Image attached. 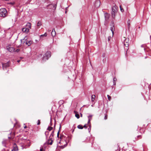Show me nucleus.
I'll return each instance as SVG.
<instances>
[{
	"label": "nucleus",
	"instance_id": "f257e3e1",
	"mask_svg": "<svg viewBox=\"0 0 151 151\" xmlns=\"http://www.w3.org/2000/svg\"><path fill=\"white\" fill-rule=\"evenodd\" d=\"M117 6L116 5L113 6L112 9V11L111 12L112 17L114 19L115 18L116 14L117 12Z\"/></svg>",
	"mask_w": 151,
	"mask_h": 151
},
{
	"label": "nucleus",
	"instance_id": "f03ea898",
	"mask_svg": "<svg viewBox=\"0 0 151 151\" xmlns=\"http://www.w3.org/2000/svg\"><path fill=\"white\" fill-rule=\"evenodd\" d=\"M7 15V12L5 8L0 9V17H5Z\"/></svg>",
	"mask_w": 151,
	"mask_h": 151
},
{
	"label": "nucleus",
	"instance_id": "7ed1b4c3",
	"mask_svg": "<svg viewBox=\"0 0 151 151\" xmlns=\"http://www.w3.org/2000/svg\"><path fill=\"white\" fill-rule=\"evenodd\" d=\"M50 56L51 52L50 51H47L45 54L42 58V60L43 61H45L48 60Z\"/></svg>",
	"mask_w": 151,
	"mask_h": 151
},
{
	"label": "nucleus",
	"instance_id": "20e7f679",
	"mask_svg": "<svg viewBox=\"0 0 151 151\" xmlns=\"http://www.w3.org/2000/svg\"><path fill=\"white\" fill-rule=\"evenodd\" d=\"M123 43L124 45L126 47H128L129 45V40L128 39H126L125 37L123 38Z\"/></svg>",
	"mask_w": 151,
	"mask_h": 151
},
{
	"label": "nucleus",
	"instance_id": "39448f33",
	"mask_svg": "<svg viewBox=\"0 0 151 151\" xmlns=\"http://www.w3.org/2000/svg\"><path fill=\"white\" fill-rule=\"evenodd\" d=\"M104 16L105 20L107 21L109 18L110 14L108 13H105L104 14Z\"/></svg>",
	"mask_w": 151,
	"mask_h": 151
},
{
	"label": "nucleus",
	"instance_id": "423d86ee",
	"mask_svg": "<svg viewBox=\"0 0 151 151\" xmlns=\"http://www.w3.org/2000/svg\"><path fill=\"white\" fill-rule=\"evenodd\" d=\"M7 48L8 50L10 52H14V49L13 47L8 46L7 47Z\"/></svg>",
	"mask_w": 151,
	"mask_h": 151
},
{
	"label": "nucleus",
	"instance_id": "0eeeda50",
	"mask_svg": "<svg viewBox=\"0 0 151 151\" xmlns=\"http://www.w3.org/2000/svg\"><path fill=\"white\" fill-rule=\"evenodd\" d=\"M2 65L3 69V70H4L5 68H6V67H8L9 66V64L8 63H3Z\"/></svg>",
	"mask_w": 151,
	"mask_h": 151
},
{
	"label": "nucleus",
	"instance_id": "6e6552de",
	"mask_svg": "<svg viewBox=\"0 0 151 151\" xmlns=\"http://www.w3.org/2000/svg\"><path fill=\"white\" fill-rule=\"evenodd\" d=\"M22 31L23 32L27 33L29 32V29L27 28H23L22 29Z\"/></svg>",
	"mask_w": 151,
	"mask_h": 151
},
{
	"label": "nucleus",
	"instance_id": "1a4fd4ad",
	"mask_svg": "<svg viewBox=\"0 0 151 151\" xmlns=\"http://www.w3.org/2000/svg\"><path fill=\"white\" fill-rule=\"evenodd\" d=\"M100 4V2L99 1H97L95 3L94 5L96 7H98L99 6Z\"/></svg>",
	"mask_w": 151,
	"mask_h": 151
},
{
	"label": "nucleus",
	"instance_id": "9d476101",
	"mask_svg": "<svg viewBox=\"0 0 151 151\" xmlns=\"http://www.w3.org/2000/svg\"><path fill=\"white\" fill-rule=\"evenodd\" d=\"M93 116V115H90L88 116V124H90V121L92 119V117Z\"/></svg>",
	"mask_w": 151,
	"mask_h": 151
},
{
	"label": "nucleus",
	"instance_id": "9b49d317",
	"mask_svg": "<svg viewBox=\"0 0 151 151\" xmlns=\"http://www.w3.org/2000/svg\"><path fill=\"white\" fill-rule=\"evenodd\" d=\"M53 141L52 140V138L50 137L49 139L47 142V144L52 145L53 143Z\"/></svg>",
	"mask_w": 151,
	"mask_h": 151
},
{
	"label": "nucleus",
	"instance_id": "f8f14e48",
	"mask_svg": "<svg viewBox=\"0 0 151 151\" xmlns=\"http://www.w3.org/2000/svg\"><path fill=\"white\" fill-rule=\"evenodd\" d=\"M110 29L112 33V35H113L114 32V26L113 24L112 25V27H111Z\"/></svg>",
	"mask_w": 151,
	"mask_h": 151
},
{
	"label": "nucleus",
	"instance_id": "ddd939ff",
	"mask_svg": "<svg viewBox=\"0 0 151 151\" xmlns=\"http://www.w3.org/2000/svg\"><path fill=\"white\" fill-rule=\"evenodd\" d=\"M49 6H51V7H53V8L54 9H56L57 5L56 4H50L49 5Z\"/></svg>",
	"mask_w": 151,
	"mask_h": 151
},
{
	"label": "nucleus",
	"instance_id": "4468645a",
	"mask_svg": "<svg viewBox=\"0 0 151 151\" xmlns=\"http://www.w3.org/2000/svg\"><path fill=\"white\" fill-rule=\"evenodd\" d=\"M32 41H29L28 42V41H27L26 42V44L28 46L30 45L32 43Z\"/></svg>",
	"mask_w": 151,
	"mask_h": 151
},
{
	"label": "nucleus",
	"instance_id": "2eb2a0df",
	"mask_svg": "<svg viewBox=\"0 0 151 151\" xmlns=\"http://www.w3.org/2000/svg\"><path fill=\"white\" fill-rule=\"evenodd\" d=\"M51 35L52 37H54L56 35V32L54 29L52 30L51 32Z\"/></svg>",
	"mask_w": 151,
	"mask_h": 151
},
{
	"label": "nucleus",
	"instance_id": "dca6fc26",
	"mask_svg": "<svg viewBox=\"0 0 151 151\" xmlns=\"http://www.w3.org/2000/svg\"><path fill=\"white\" fill-rule=\"evenodd\" d=\"M13 150L14 151H16L18 150V147L16 146V145H14Z\"/></svg>",
	"mask_w": 151,
	"mask_h": 151
},
{
	"label": "nucleus",
	"instance_id": "f3484780",
	"mask_svg": "<svg viewBox=\"0 0 151 151\" xmlns=\"http://www.w3.org/2000/svg\"><path fill=\"white\" fill-rule=\"evenodd\" d=\"M74 112L75 113V116L77 118V119H79L80 117L79 114L77 113L76 111H74Z\"/></svg>",
	"mask_w": 151,
	"mask_h": 151
},
{
	"label": "nucleus",
	"instance_id": "a211bd4d",
	"mask_svg": "<svg viewBox=\"0 0 151 151\" xmlns=\"http://www.w3.org/2000/svg\"><path fill=\"white\" fill-rule=\"evenodd\" d=\"M95 97V96L94 95H93L91 96V101L93 102L94 100Z\"/></svg>",
	"mask_w": 151,
	"mask_h": 151
},
{
	"label": "nucleus",
	"instance_id": "6ab92c4d",
	"mask_svg": "<svg viewBox=\"0 0 151 151\" xmlns=\"http://www.w3.org/2000/svg\"><path fill=\"white\" fill-rule=\"evenodd\" d=\"M27 26L28 27H29V29H31V24L30 23V22H29V23H27Z\"/></svg>",
	"mask_w": 151,
	"mask_h": 151
},
{
	"label": "nucleus",
	"instance_id": "aec40b11",
	"mask_svg": "<svg viewBox=\"0 0 151 151\" xmlns=\"http://www.w3.org/2000/svg\"><path fill=\"white\" fill-rule=\"evenodd\" d=\"M77 127L79 129H82L83 128V127L81 125H78Z\"/></svg>",
	"mask_w": 151,
	"mask_h": 151
},
{
	"label": "nucleus",
	"instance_id": "412c9836",
	"mask_svg": "<svg viewBox=\"0 0 151 151\" xmlns=\"http://www.w3.org/2000/svg\"><path fill=\"white\" fill-rule=\"evenodd\" d=\"M47 36V34L46 32L43 35H42L40 36V38H41L42 37H46Z\"/></svg>",
	"mask_w": 151,
	"mask_h": 151
},
{
	"label": "nucleus",
	"instance_id": "4be33fe9",
	"mask_svg": "<svg viewBox=\"0 0 151 151\" xmlns=\"http://www.w3.org/2000/svg\"><path fill=\"white\" fill-rule=\"evenodd\" d=\"M41 24V22L40 21H39L37 23V27H39L40 26Z\"/></svg>",
	"mask_w": 151,
	"mask_h": 151
},
{
	"label": "nucleus",
	"instance_id": "5701e85b",
	"mask_svg": "<svg viewBox=\"0 0 151 151\" xmlns=\"http://www.w3.org/2000/svg\"><path fill=\"white\" fill-rule=\"evenodd\" d=\"M53 129V128L51 127H48L47 128V130H49V131H50L51 130Z\"/></svg>",
	"mask_w": 151,
	"mask_h": 151
},
{
	"label": "nucleus",
	"instance_id": "b1692460",
	"mask_svg": "<svg viewBox=\"0 0 151 151\" xmlns=\"http://www.w3.org/2000/svg\"><path fill=\"white\" fill-rule=\"evenodd\" d=\"M49 132L48 131H46L45 132V134L46 137H47V136L48 135Z\"/></svg>",
	"mask_w": 151,
	"mask_h": 151
},
{
	"label": "nucleus",
	"instance_id": "393cba45",
	"mask_svg": "<svg viewBox=\"0 0 151 151\" xmlns=\"http://www.w3.org/2000/svg\"><path fill=\"white\" fill-rule=\"evenodd\" d=\"M107 117H108L107 115L106 114H105V117H104V119H105V120L107 119Z\"/></svg>",
	"mask_w": 151,
	"mask_h": 151
},
{
	"label": "nucleus",
	"instance_id": "a878e982",
	"mask_svg": "<svg viewBox=\"0 0 151 151\" xmlns=\"http://www.w3.org/2000/svg\"><path fill=\"white\" fill-rule=\"evenodd\" d=\"M54 131H52V133L50 135V137H51V136H52V137H53V135H54Z\"/></svg>",
	"mask_w": 151,
	"mask_h": 151
},
{
	"label": "nucleus",
	"instance_id": "bb28decb",
	"mask_svg": "<svg viewBox=\"0 0 151 151\" xmlns=\"http://www.w3.org/2000/svg\"><path fill=\"white\" fill-rule=\"evenodd\" d=\"M109 101H110L111 99V97L109 96L108 95H107Z\"/></svg>",
	"mask_w": 151,
	"mask_h": 151
},
{
	"label": "nucleus",
	"instance_id": "cd10ccee",
	"mask_svg": "<svg viewBox=\"0 0 151 151\" xmlns=\"http://www.w3.org/2000/svg\"><path fill=\"white\" fill-rule=\"evenodd\" d=\"M130 21L129 20L127 21V24L128 25V26L129 27L130 25Z\"/></svg>",
	"mask_w": 151,
	"mask_h": 151
},
{
	"label": "nucleus",
	"instance_id": "c85d7f7f",
	"mask_svg": "<svg viewBox=\"0 0 151 151\" xmlns=\"http://www.w3.org/2000/svg\"><path fill=\"white\" fill-rule=\"evenodd\" d=\"M120 10H121V12H123V11H124V9H123V8H122V7H121V6H120Z\"/></svg>",
	"mask_w": 151,
	"mask_h": 151
},
{
	"label": "nucleus",
	"instance_id": "c756f323",
	"mask_svg": "<svg viewBox=\"0 0 151 151\" xmlns=\"http://www.w3.org/2000/svg\"><path fill=\"white\" fill-rule=\"evenodd\" d=\"M40 120H38V122H37V124L38 125H39L40 124Z\"/></svg>",
	"mask_w": 151,
	"mask_h": 151
},
{
	"label": "nucleus",
	"instance_id": "7c9ffc66",
	"mask_svg": "<svg viewBox=\"0 0 151 151\" xmlns=\"http://www.w3.org/2000/svg\"><path fill=\"white\" fill-rule=\"evenodd\" d=\"M89 124V128H90V131H89V132H90L91 129V125L90 124Z\"/></svg>",
	"mask_w": 151,
	"mask_h": 151
},
{
	"label": "nucleus",
	"instance_id": "2f4dec72",
	"mask_svg": "<svg viewBox=\"0 0 151 151\" xmlns=\"http://www.w3.org/2000/svg\"><path fill=\"white\" fill-rule=\"evenodd\" d=\"M116 80V79L115 78H113V81H115Z\"/></svg>",
	"mask_w": 151,
	"mask_h": 151
},
{
	"label": "nucleus",
	"instance_id": "473e14b6",
	"mask_svg": "<svg viewBox=\"0 0 151 151\" xmlns=\"http://www.w3.org/2000/svg\"><path fill=\"white\" fill-rule=\"evenodd\" d=\"M116 84V83L115 81H113V85H115Z\"/></svg>",
	"mask_w": 151,
	"mask_h": 151
},
{
	"label": "nucleus",
	"instance_id": "72a5a7b5",
	"mask_svg": "<svg viewBox=\"0 0 151 151\" xmlns=\"http://www.w3.org/2000/svg\"><path fill=\"white\" fill-rule=\"evenodd\" d=\"M83 127L85 128H86L87 127L86 126V124Z\"/></svg>",
	"mask_w": 151,
	"mask_h": 151
},
{
	"label": "nucleus",
	"instance_id": "f704fd0d",
	"mask_svg": "<svg viewBox=\"0 0 151 151\" xmlns=\"http://www.w3.org/2000/svg\"><path fill=\"white\" fill-rule=\"evenodd\" d=\"M59 132H58V134H57V137H59Z\"/></svg>",
	"mask_w": 151,
	"mask_h": 151
},
{
	"label": "nucleus",
	"instance_id": "c9c22d12",
	"mask_svg": "<svg viewBox=\"0 0 151 151\" xmlns=\"http://www.w3.org/2000/svg\"><path fill=\"white\" fill-rule=\"evenodd\" d=\"M111 38V37H109L108 38V40L109 41L110 39V38Z\"/></svg>",
	"mask_w": 151,
	"mask_h": 151
},
{
	"label": "nucleus",
	"instance_id": "e433bc0d",
	"mask_svg": "<svg viewBox=\"0 0 151 151\" xmlns=\"http://www.w3.org/2000/svg\"><path fill=\"white\" fill-rule=\"evenodd\" d=\"M16 51H17V52H18L19 51V49H17L16 50Z\"/></svg>",
	"mask_w": 151,
	"mask_h": 151
},
{
	"label": "nucleus",
	"instance_id": "4c0bfd02",
	"mask_svg": "<svg viewBox=\"0 0 151 151\" xmlns=\"http://www.w3.org/2000/svg\"><path fill=\"white\" fill-rule=\"evenodd\" d=\"M43 149L42 148H40V151H43Z\"/></svg>",
	"mask_w": 151,
	"mask_h": 151
},
{
	"label": "nucleus",
	"instance_id": "58836bf2",
	"mask_svg": "<svg viewBox=\"0 0 151 151\" xmlns=\"http://www.w3.org/2000/svg\"><path fill=\"white\" fill-rule=\"evenodd\" d=\"M24 40V39L21 40V42H23V43H24V42H24L23 41V40Z\"/></svg>",
	"mask_w": 151,
	"mask_h": 151
},
{
	"label": "nucleus",
	"instance_id": "ea45409f",
	"mask_svg": "<svg viewBox=\"0 0 151 151\" xmlns=\"http://www.w3.org/2000/svg\"><path fill=\"white\" fill-rule=\"evenodd\" d=\"M80 116L81 117H82L83 116V115L82 114H81L80 113Z\"/></svg>",
	"mask_w": 151,
	"mask_h": 151
},
{
	"label": "nucleus",
	"instance_id": "a19ab883",
	"mask_svg": "<svg viewBox=\"0 0 151 151\" xmlns=\"http://www.w3.org/2000/svg\"><path fill=\"white\" fill-rule=\"evenodd\" d=\"M141 47H144V45H141Z\"/></svg>",
	"mask_w": 151,
	"mask_h": 151
},
{
	"label": "nucleus",
	"instance_id": "79ce46f5",
	"mask_svg": "<svg viewBox=\"0 0 151 151\" xmlns=\"http://www.w3.org/2000/svg\"><path fill=\"white\" fill-rule=\"evenodd\" d=\"M20 61V60H18L17 61V62L19 63Z\"/></svg>",
	"mask_w": 151,
	"mask_h": 151
},
{
	"label": "nucleus",
	"instance_id": "37998d69",
	"mask_svg": "<svg viewBox=\"0 0 151 151\" xmlns=\"http://www.w3.org/2000/svg\"><path fill=\"white\" fill-rule=\"evenodd\" d=\"M50 31H51V30H49V29H48V32H50Z\"/></svg>",
	"mask_w": 151,
	"mask_h": 151
},
{
	"label": "nucleus",
	"instance_id": "c03bdc74",
	"mask_svg": "<svg viewBox=\"0 0 151 151\" xmlns=\"http://www.w3.org/2000/svg\"><path fill=\"white\" fill-rule=\"evenodd\" d=\"M26 127H26V126H25L24 127V128H26Z\"/></svg>",
	"mask_w": 151,
	"mask_h": 151
},
{
	"label": "nucleus",
	"instance_id": "a18cd8bd",
	"mask_svg": "<svg viewBox=\"0 0 151 151\" xmlns=\"http://www.w3.org/2000/svg\"><path fill=\"white\" fill-rule=\"evenodd\" d=\"M88 130H89V131H90V128H88Z\"/></svg>",
	"mask_w": 151,
	"mask_h": 151
},
{
	"label": "nucleus",
	"instance_id": "49530a36",
	"mask_svg": "<svg viewBox=\"0 0 151 151\" xmlns=\"http://www.w3.org/2000/svg\"><path fill=\"white\" fill-rule=\"evenodd\" d=\"M8 138H9V139H10V138H11V137H8Z\"/></svg>",
	"mask_w": 151,
	"mask_h": 151
},
{
	"label": "nucleus",
	"instance_id": "de8ad7c7",
	"mask_svg": "<svg viewBox=\"0 0 151 151\" xmlns=\"http://www.w3.org/2000/svg\"><path fill=\"white\" fill-rule=\"evenodd\" d=\"M67 145V144H66V145H64V146H65H65H66V145Z\"/></svg>",
	"mask_w": 151,
	"mask_h": 151
},
{
	"label": "nucleus",
	"instance_id": "09e8293b",
	"mask_svg": "<svg viewBox=\"0 0 151 151\" xmlns=\"http://www.w3.org/2000/svg\"><path fill=\"white\" fill-rule=\"evenodd\" d=\"M74 131V129L73 131L72 132H73Z\"/></svg>",
	"mask_w": 151,
	"mask_h": 151
},
{
	"label": "nucleus",
	"instance_id": "8fccbe9b",
	"mask_svg": "<svg viewBox=\"0 0 151 151\" xmlns=\"http://www.w3.org/2000/svg\"><path fill=\"white\" fill-rule=\"evenodd\" d=\"M140 137V136H138V137Z\"/></svg>",
	"mask_w": 151,
	"mask_h": 151
},
{
	"label": "nucleus",
	"instance_id": "3c124183",
	"mask_svg": "<svg viewBox=\"0 0 151 151\" xmlns=\"http://www.w3.org/2000/svg\"><path fill=\"white\" fill-rule=\"evenodd\" d=\"M27 40V39H25V40Z\"/></svg>",
	"mask_w": 151,
	"mask_h": 151
}]
</instances>
